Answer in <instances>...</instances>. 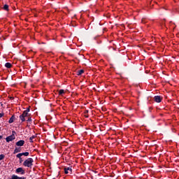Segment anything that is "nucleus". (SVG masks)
Segmentation results:
<instances>
[{"mask_svg": "<svg viewBox=\"0 0 179 179\" xmlns=\"http://www.w3.org/2000/svg\"><path fill=\"white\" fill-rule=\"evenodd\" d=\"M22 162H23V159L21 158V159H20V163H22Z\"/></svg>", "mask_w": 179, "mask_h": 179, "instance_id": "obj_23", "label": "nucleus"}, {"mask_svg": "<svg viewBox=\"0 0 179 179\" xmlns=\"http://www.w3.org/2000/svg\"><path fill=\"white\" fill-rule=\"evenodd\" d=\"M22 153H19L16 155V157L17 159H19L20 160H22Z\"/></svg>", "mask_w": 179, "mask_h": 179, "instance_id": "obj_14", "label": "nucleus"}, {"mask_svg": "<svg viewBox=\"0 0 179 179\" xmlns=\"http://www.w3.org/2000/svg\"><path fill=\"white\" fill-rule=\"evenodd\" d=\"M2 138H3L2 136H0V141L2 139Z\"/></svg>", "mask_w": 179, "mask_h": 179, "instance_id": "obj_24", "label": "nucleus"}, {"mask_svg": "<svg viewBox=\"0 0 179 179\" xmlns=\"http://www.w3.org/2000/svg\"><path fill=\"white\" fill-rule=\"evenodd\" d=\"M3 115H5L4 113H0V118H2V117H3Z\"/></svg>", "mask_w": 179, "mask_h": 179, "instance_id": "obj_21", "label": "nucleus"}, {"mask_svg": "<svg viewBox=\"0 0 179 179\" xmlns=\"http://www.w3.org/2000/svg\"><path fill=\"white\" fill-rule=\"evenodd\" d=\"M15 131H13V134L6 137V142H12V141H15L16 139V136H15Z\"/></svg>", "mask_w": 179, "mask_h": 179, "instance_id": "obj_3", "label": "nucleus"}, {"mask_svg": "<svg viewBox=\"0 0 179 179\" xmlns=\"http://www.w3.org/2000/svg\"><path fill=\"white\" fill-rule=\"evenodd\" d=\"M85 73V70L81 69V70H80V71H78L77 72V75H78V76H80V75H82V73Z\"/></svg>", "mask_w": 179, "mask_h": 179, "instance_id": "obj_11", "label": "nucleus"}, {"mask_svg": "<svg viewBox=\"0 0 179 179\" xmlns=\"http://www.w3.org/2000/svg\"><path fill=\"white\" fill-rule=\"evenodd\" d=\"M2 9H3V10H6L7 12L9 11V5L5 4L3 6Z\"/></svg>", "mask_w": 179, "mask_h": 179, "instance_id": "obj_10", "label": "nucleus"}, {"mask_svg": "<svg viewBox=\"0 0 179 179\" xmlns=\"http://www.w3.org/2000/svg\"><path fill=\"white\" fill-rule=\"evenodd\" d=\"M20 152H22V148L15 147V148L14 150V152H13V154L16 155V153H20Z\"/></svg>", "mask_w": 179, "mask_h": 179, "instance_id": "obj_8", "label": "nucleus"}, {"mask_svg": "<svg viewBox=\"0 0 179 179\" xmlns=\"http://www.w3.org/2000/svg\"><path fill=\"white\" fill-rule=\"evenodd\" d=\"M26 118H27V122H31V121H32L31 117L29 116V117H27Z\"/></svg>", "mask_w": 179, "mask_h": 179, "instance_id": "obj_16", "label": "nucleus"}, {"mask_svg": "<svg viewBox=\"0 0 179 179\" xmlns=\"http://www.w3.org/2000/svg\"><path fill=\"white\" fill-rule=\"evenodd\" d=\"M65 93V91L64 90H60L59 91V96H62V94H64Z\"/></svg>", "mask_w": 179, "mask_h": 179, "instance_id": "obj_15", "label": "nucleus"}, {"mask_svg": "<svg viewBox=\"0 0 179 179\" xmlns=\"http://www.w3.org/2000/svg\"><path fill=\"white\" fill-rule=\"evenodd\" d=\"M11 179H19V176L16 175H12Z\"/></svg>", "mask_w": 179, "mask_h": 179, "instance_id": "obj_17", "label": "nucleus"}, {"mask_svg": "<svg viewBox=\"0 0 179 179\" xmlns=\"http://www.w3.org/2000/svg\"><path fill=\"white\" fill-rule=\"evenodd\" d=\"M16 146H23L24 145V140H20L15 143Z\"/></svg>", "mask_w": 179, "mask_h": 179, "instance_id": "obj_7", "label": "nucleus"}, {"mask_svg": "<svg viewBox=\"0 0 179 179\" xmlns=\"http://www.w3.org/2000/svg\"><path fill=\"white\" fill-rule=\"evenodd\" d=\"M88 113H89L88 110H85L84 114H85V118H89V115H87Z\"/></svg>", "mask_w": 179, "mask_h": 179, "instance_id": "obj_13", "label": "nucleus"}, {"mask_svg": "<svg viewBox=\"0 0 179 179\" xmlns=\"http://www.w3.org/2000/svg\"><path fill=\"white\" fill-rule=\"evenodd\" d=\"M16 120L15 115H12L10 120H8V124H13V122Z\"/></svg>", "mask_w": 179, "mask_h": 179, "instance_id": "obj_9", "label": "nucleus"}, {"mask_svg": "<svg viewBox=\"0 0 179 179\" xmlns=\"http://www.w3.org/2000/svg\"><path fill=\"white\" fill-rule=\"evenodd\" d=\"M0 129H1V127H0Z\"/></svg>", "mask_w": 179, "mask_h": 179, "instance_id": "obj_26", "label": "nucleus"}, {"mask_svg": "<svg viewBox=\"0 0 179 179\" xmlns=\"http://www.w3.org/2000/svg\"><path fill=\"white\" fill-rule=\"evenodd\" d=\"M18 179H26V177H19Z\"/></svg>", "mask_w": 179, "mask_h": 179, "instance_id": "obj_22", "label": "nucleus"}, {"mask_svg": "<svg viewBox=\"0 0 179 179\" xmlns=\"http://www.w3.org/2000/svg\"><path fill=\"white\" fill-rule=\"evenodd\" d=\"M69 171H70V174H72V168L71 167L64 168V173L66 174H69Z\"/></svg>", "mask_w": 179, "mask_h": 179, "instance_id": "obj_6", "label": "nucleus"}, {"mask_svg": "<svg viewBox=\"0 0 179 179\" xmlns=\"http://www.w3.org/2000/svg\"><path fill=\"white\" fill-rule=\"evenodd\" d=\"M30 107L27 108L25 110L23 111L22 114L20 115V120L21 122H24L26 121L27 117H30Z\"/></svg>", "mask_w": 179, "mask_h": 179, "instance_id": "obj_1", "label": "nucleus"}, {"mask_svg": "<svg viewBox=\"0 0 179 179\" xmlns=\"http://www.w3.org/2000/svg\"><path fill=\"white\" fill-rule=\"evenodd\" d=\"M34 162V160H33V158H28L24 162L23 166H24V167H31Z\"/></svg>", "mask_w": 179, "mask_h": 179, "instance_id": "obj_2", "label": "nucleus"}, {"mask_svg": "<svg viewBox=\"0 0 179 179\" xmlns=\"http://www.w3.org/2000/svg\"><path fill=\"white\" fill-rule=\"evenodd\" d=\"M15 173L16 174H20L21 176H24V174H26V171L22 167L17 168L15 170Z\"/></svg>", "mask_w": 179, "mask_h": 179, "instance_id": "obj_4", "label": "nucleus"}, {"mask_svg": "<svg viewBox=\"0 0 179 179\" xmlns=\"http://www.w3.org/2000/svg\"><path fill=\"white\" fill-rule=\"evenodd\" d=\"M36 138V136H32L29 138V141L31 143H33V139Z\"/></svg>", "mask_w": 179, "mask_h": 179, "instance_id": "obj_18", "label": "nucleus"}, {"mask_svg": "<svg viewBox=\"0 0 179 179\" xmlns=\"http://www.w3.org/2000/svg\"><path fill=\"white\" fill-rule=\"evenodd\" d=\"M154 100L156 103H162V96H155L154 97Z\"/></svg>", "mask_w": 179, "mask_h": 179, "instance_id": "obj_5", "label": "nucleus"}, {"mask_svg": "<svg viewBox=\"0 0 179 179\" xmlns=\"http://www.w3.org/2000/svg\"><path fill=\"white\" fill-rule=\"evenodd\" d=\"M10 99H13V97H10Z\"/></svg>", "mask_w": 179, "mask_h": 179, "instance_id": "obj_25", "label": "nucleus"}, {"mask_svg": "<svg viewBox=\"0 0 179 179\" xmlns=\"http://www.w3.org/2000/svg\"><path fill=\"white\" fill-rule=\"evenodd\" d=\"M5 66H6V68L10 69L12 66V64L7 62L5 64Z\"/></svg>", "mask_w": 179, "mask_h": 179, "instance_id": "obj_12", "label": "nucleus"}, {"mask_svg": "<svg viewBox=\"0 0 179 179\" xmlns=\"http://www.w3.org/2000/svg\"><path fill=\"white\" fill-rule=\"evenodd\" d=\"M5 159V155L3 154L0 155V160H3Z\"/></svg>", "mask_w": 179, "mask_h": 179, "instance_id": "obj_20", "label": "nucleus"}, {"mask_svg": "<svg viewBox=\"0 0 179 179\" xmlns=\"http://www.w3.org/2000/svg\"><path fill=\"white\" fill-rule=\"evenodd\" d=\"M22 156H29V152H22Z\"/></svg>", "mask_w": 179, "mask_h": 179, "instance_id": "obj_19", "label": "nucleus"}]
</instances>
